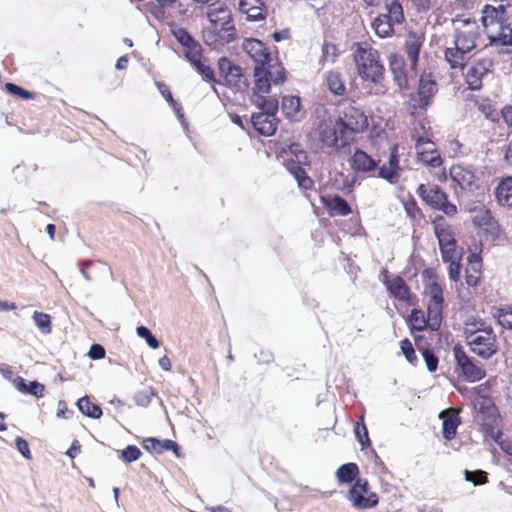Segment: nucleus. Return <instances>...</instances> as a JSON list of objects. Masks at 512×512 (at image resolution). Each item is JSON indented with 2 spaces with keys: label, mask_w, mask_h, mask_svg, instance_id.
I'll return each instance as SVG.
<instances>
[{
  "label": "nucleus",
  "mask_w": 512,
  "mask_h": 512,
  "mask_svg": "<svg viewBox=\"0 0 512 512\" xmlns=\"http://www.w3.org/2000/svg\"><path fill=\"white\" fill-rule=\"evenodd\" d=\"M351 49L359 77L364 82L374 85V88H370L369 94L384 95L386 88L382 80L385 68L378 50L368 42L354 43Z\"/></svg>",
  "instance_id": "nucleus-1"
},
{
  "label": "nucleus",
  "mask_w": 512,
  "mask_h": 512,
  "mask_svg": "<svg viewBox=\"0 0 512 512\" xmlns=\"http://www.w3.org/2000/svg\"><path fill=\"white\" fill-rule=\"evenodd\" d=\"M454 28V47L445 50V60L452 69H462L467 55L476 48V40L480 35L479 25L469 17H457L452 21Z\"/></svg>",
  "instance_id": "nucleus-2"
},
{
  "label": "nucleus",
  "mask_w": 512,
  "mask_h": 512,
  "mask_svg": "<svg viewBox=\"0 0 512 512\" xmlns=\"http://www.w3.org/2000/svg\"><path fill=\"white\" fill-rule=\"evenodd\" d=\"M495 7L485 5L482 9V24L491 43L512 46V3L508 0Z\"/></svg>",
  "instance_id": "nucleus-3"
},
{
  "label": "nucleus",
  "mask_w": 512,
  "mask_h": 512,
  "mask_svg": "<svg viewBox=\"0 0 512 512\" xmlns=\"http://www.w3.org/2000/svg\"><path fill=\"white\" fill-rule=\"evenodd\" d=\"M206 15L209 26L203 30V39L207 45L217 47L235 40L236 28L231 11L224 3H211L207 7Z\"/></svg>",
  "instance_id": "nucleus-4"
},
{
  "label": "nucleus",
  "mask_w": 512,
  "mask_h": 512,
  "mask_svg": "<svg viewBox=\"0 0 512 512\" xmlns=\"http://www.w3.org/2000/svg\"><path fill=\"white\" fill-rule=\"evenodd\" d=\"M337 123L340 126L342 143L348 144L353 135L362 133L367 129L368 118L361 108L353 103H348L341 111Z\"/></svg>",
  "instance_id": "nucleus-5"
},
{
  "label": "nucleus",
  "mask_w": 512,
  "mask_h": 512,
  "mask_svg": "<svg viewBox=\"0 0 512 512\" xmlns=\"http://www.w3.org/2000/svg\"><path fill=\"white\" fill-rule=\"evenodd\" d=\"M424 276L426 277L425 293L429 298L427 306L428 319L431 329L436 330L440 326L442 319L443 288L432 271L426 270Z\"/></svg>",
  "instance_id": "nucleus-6"
},
{
  "label": "nucleus",
  "mask_w": 512,
  "mask_h": 512,
  "mask_svg": "<svg viewBox=\"0 0 512 512\" xmlns=\"http://www.w3.org/2000/svg\"><path fill=\"white\" fill-rule=\"evenodd\" d=\"M417 193L431 208L440 210L447 216L457 213L456 205L448 201L447 194L439 186L421 184Z\"/></svg>",
  "instance_id": "nucleus-7"
},
{
  "label": "nucleus",
  "mask_w": 512,
  "mask_h": 512,
  "mask_svg": "<svg viewBox=\"0 0 512 512\" xmlns=\"http://www.w3.org/2000/svg\"><path fill=\"white\" fill-rule=\"evenodd\" d=\"M483 172L473 166L454 165L450 177L462 190L475 192L482 187Z\"/></svg>",
  "instance_id": "nucleus-8"
},
{
  "label": "nucleus",
  "mask_w": 512,
  "mask_h": 512,
  "mask_svg": "<svg viewBox=\"0 0 512 512\" xmlns=\"http://www.w3.org/2000/svg\"><path fill=\"white\" fill-rule=\"evenodd\" d=\"M467 343L471 351L483 359H489L497 352L496 335L491 328L476 333L470 332Z\"/></svg>",
  "instance_id": "nucleus-9"
},
{
  "label": "nucleus",
  "mask_w": 512,
  "mask_h": 512,
  "mask_svg": "<svg viewBox=\"0 0 512 512\" xmlns=\"http://www.w3.org/2000/svg\"><path fill=\"white\" fill-rule=\"evenodd\" d=\"M456 361V369L459 375L469 382H477L486 375L484 368L478 365L471 357H469L461 347L455 346L453 349Z\"/></svg>",
  "instance_id": "nucleus-10"
},
{
  "label": "nucleus",
  "mask_w": 512,
  "mask_h": 512,
  "mask_svg": "<svg viewBox=\"0 0 512 512\" xmlns=\"http://www.w3.org/2000/svg\"><path fill=\"white\" fill-rule=\"evenodd\" d=\"M349 500L357 509H368L378 504L376 493L369 492V484L365 479H358L349 490Z\"/></svg>",
  "instance_id": "nucleus-11"
},
{
  "label": "nucleus",
  "mask_w": 512,
  "mask_h": 512,
  "mask_svg": "<svg viewBox=\"0 0 512 512\" xmlns=\"http://www.w3.org/2000/svg\"><path fill=\"white\" fill-rule=\"evenodd\" d=\"M402 167L400 166L398 146L390 147L388 162L378 168V177L391 185L400 181Z\"/></svg>",
  "instance_id": "nucleus-12"
},
{
  "label": "nucleus",
  "mask_w": 512,
  "mask_h": 512,
  "mask_svg": "<svg viewBox=\"0 0 512 512\" xmlns=\"http://www.w3.org/2000/svg\"><path fill=\"white\" fill-rule=\"evenodd\" d=\"M318 135L319 141L323 147L340 150L342 147L347 145L343 144L341 141L340 126H338L337 120L335 122L330 120L321 123Z\"/></svg>",
  "instance_id": "nucleus-13"
},
{
  "label": "nucleus",
  "mask_w": 512,
  "mask_h": 512,
  "mask_svg": "<svg viewBox=\"0 0 512 512\" xmlns=\"http://www.w3.org/2000/svg\"><path fill=\"white\" fill-rule=\"evenodd\" d=\"M493 63L490 59H481L471 65L465 75L466 83L471 90L482 87L483 78L491 71Z\"/></svg>",
  "instance_id": "nucleus-14"
},
{
  "label": "nucleus",
  "mask_w": 512,
  "mask_h": 512,
  "mask_svg": "<svg viewBox=\"0 0 512 512\" xmlns=\"http://www.w3.org/2000/svg\"><path fill=\"white\" fill-rule=\"evenodd\" d=\"M244 52L257 64L264 67L270 61V53L265 44L255 38L245 39L242 43Z\"/></svg>",
  "instance_id": "nucleus-15"
},
{
  "label": "nucleus",
  "mask_w": 512,
  "mask_h": 512,
  "mask_svg": "<svg viewBox=\"0 0 512 512\" xmlns=\"http://www.w3.org/2000/svg\"><path fill=\"white\" fill-rule=\"evenodd\" d=\"M436 91L437 85L431 76H421L417 93L418 98L413 99L417 103L416 106L420 109H426Z\"/></svg>",
  "instance_id": "nucleus-16"
},
{
  "label": "nucleus",
  "mask_w": 512,
  "mask_h": 512,
  "mask_svg": "<svg viewBox=\"0 0 512 512\" xmlns=\"http://www.w3.org/2000/svg\"><path fill=\"white\" fill-rule=\"evenodd\" d=\"M424 37L422 34H419L414 31H410L407 35V38L405 40V53L407 55V59L410 62V67L412 70H415L418 59H419V52L421 50V47L423 45Z\"/></svg>",
  "instance_id": "nucleus-17"
},
{
  "label": "nucleus",
  "mask_w": 512,
  "mask_h": 512,
  "mask_svg": "<svg viewBox=\"0 0 512 512\" xmlns=\"http://www.w3.org/2000/svg\"><path fill=\"white\" fill-rule=\"evenodd\" d=\"M253 127L262 135H273L277 129V119L275 115L267 113H255L251 117Z\"/></svg>",
  "instance_id": "nucleus-18"
},
{
  "label": "nucleus",
  "mask_w": 512,
  "mask_h": 512,
  "mask_svg": "<svg viewBox=\"0 0 512 512\" xmlns=\"http://www.w3.org/2000/svg\"><path fill=\"white\" fill-rule=\"evenodd\" d=\"M219 71L230 85L239 86L243 80V74L239 66L234 65L229 59L222 57L218 61Z\"/></svg>",
  "instance_id": "nucleus-19"
},
{
  "label": "nucleus",
  "mask_w": 512,
  "mask_h": 512,
  "mask_svg": "<svg viewBox=\"0 0 512 512\" xmlns=\"http://www.w3.org/2000/svg\"><path fill=\"white\" fill-rule=\"evenodd\" d=\"M439 417L443 420V437L446 440H452L455 437L457 428L461 423L458 413L455 410H445L440 413Z\"/></svg>",
  "instance_id": "nucleus-20"
},
{
  "label": "nucleus",
  "mask_w": 512,
  "mask_h": 512,
  "mask_svg": "<svg viewBox=\"0 0 512 512\" xmlns=\"http://www.w3.org/2000/svg\"><path fill=\"white\" fill-rule=\"evenodd\" d=\"M377 166V162L363 150L357 149L351 157V167L355 171L364 173L374 172Z\"/></svg>",
  "instance_id": "nucleus-21"
},
{
  "label": "nucleus",
  "mask_w": 512,
  "mask_h": 512,
  "mask_svg": "<svg viewBox=\"0 0 512 512\" xmlns=\"http://www.w3.org/2000/svg\"><path fill=\"white\" fill-rule=\"evenodd\" d=\"M322 203L326 206L331 216H346L351 212L348 202L337 195L322 197Z\"/></svg>",
  "instance_id": "nucleus-22"
},
{
  "label": "nucleus",
  "mask_w": 512,
  "mask_h": 512,
  "mask_svg": "<svg viewBox=\"0 0 512 512\" xmlns=\"http://www.w3.org/2000/svg\"><path fill=\"white\" fill-rule=\"evenodd\" d=\"M426 128L425 125L420 122L415 128L412 133V139L415 140V148L417 154L419 152L428 153L429 151H432L434 149H437L435 144L426 136Z\"/></svg>",
  "instance_id": "nucleus-23"
},
{
  "label": "nucleus",
  "mask_w": 512,
  "mask_h": 512,
  "mask_svg": "<svg viewBox=\"0 0 512 512\" xmlns=\"http://www.w3.org/2000/svg\"><path fill=\"white\" fill-rule=\"evenodd\" d=\"M251 102L260 110V113L276 115V112L278 111V100L273 96L253 93L251 96Z\"/></svg>",
  "instance_id": "nucleus-24"
},
{
  "label": "nucleus",
  "mask_w": 512,
  "mask_h": 512,
  "mask_svg": "<svg viewBox=\"0 0 512 512\" xmlns=\"http://www.w3.org/2000/svg\"><path fill=\"white\" fill-rule=\"evenodd\" d=\"M300 98L297 96H286L282 99V111L286 118L297 121L302 117Z\"/></svg>",
  "instance_id": "nucleus-25"
},
{
  "label": "nucleus",
  "mask_w": 512,
  "mask_h": 512,
  "mask_svg": "<svg viewBox=\"0 0 512 512\" xmlns=\"http://www.w3.org/2000/svg\"><path fill=\"white\" fill-rule=\"evenodd\" d=\"M239 9L250 20L263 19V3L261 0H240Z\"/></svg>",
  "instance_id": "nucleus-26"
},
{
  "label": "nucleus",
  "mask_w": 512,
  "mask_h": 512,
  "mask_svg": "<svg viewBox=\"0 0 512 512\" xmlns=\"http://www.w3.org/2000/svg\"><path fill=\"white\" fill-rule=\"evenodd\" d=\"M384 9L385 13H382V15L390 19L392 24L398 25L404 22L403 7L399 0H385Z\"/></svg>",
  "instance_id": "nucleus-27"
},
{
  "label": "nucleus",
  "mask_w": 512,
  "mask_h": 512,
  "mask_svg": "<svg viewBox=\"0 0 512 512\" xmlns=\"http://www.w3.org/2000/svg\"><path fill=\"white\" fill-rule=\"evenodd\" d=\"M385 284L389 292L397 299L405 301L409 298V289L405 281L400 277L396 276L392 279L385 280Z\"/></svg>",
  "instance_id": "nucleus-28"
},
{
  "label": "nucleus",
  "mask_w": 512,
  "mask_h": 512,
  "mask_svg": "<svg viewBox=\"0 0 512 512\" xmlns=\"http://www.w3.org/2000/svg\"><path fill=\"white\" fill-rule=\"evenodd\" d=\"M496 198L501 206L512 207V177L505 178L498 184Z\"/></svg>",
  "instance_id": "nucleus-29"
},
{
  "label": "nucleus",
  "mask_w": 512,
  "mask_h": 512,
  "mask_svg": "<svg viewBox=\"0 0 512 512\" xmlns=\"http://www.w3.org/2000/svg\"><path fill=\"white\" fill-rule=\"evenodd\" d=\"M390 19L379 14L372 22V28L380 38L392 37L395 33L394 26Z\"/></svg>",
  "instance_id": "nucleus-30"
},
{
  "label": "nucleus",
  "mask_w": 512,
  "mask_h": 512,
  "mask_svg": "<svg viewBox=\"0 0 512 512\" xmlns=\"http://www.w3.org/2000/svg\"><path fill=\"white\" fill-rule=\"evenodd\" d=\"M469 212L473 213L472 221L475 226L482 228L491 226L493 217L488 209L484 206H477L473 204L468 208Z\"/></svg>",
  "instance_id": "nucleus-31"
},
{
  "label": "nucleus",
  "mask_w": 512,
  "mask_h": 512,
  "mask_svg": "<svg viewBox=\"0 0 512 512\" xmlns=\"http://www.w3.org/2000/svg\"><path fill=\"white\" fill-rule=\"evenodd\" d=\"M254 77H255V88L253 93L259 94H268L270 92V77L268 75V71L264 69V67L256 66L254 68Z\"/></svg>",
  "instance_id": "nucleus-32"
},
{
  "label": "nucleus",
  "mask_w": 512,
  "mask_h": 512,
  "mask_svg": "<svg viewBox=\"0 0 512 512\" xmlns=\"http://www.w3.org/2000/svg\"><path fill=\"white\" fill-rule=\"evenodd\" d=\"M144 448L149 452L162 453L164 451L173 450L177 451L178 445L172 440L160 441L155 438H147L143 441Z\"/></svg>",
  "instance_id": "nucleus-33"
},
{
  "label": "nucleus",
  "mask_w": 512,
  "mask_h": 512,
  "mask_svg": "<svg viewBox=\"0 0 512 512\" xmlns=\"http://www.w3.org/2000/svg\"><path fill=\"white\" fill-rule=\"evenodd\" d=\"M326 85L331 93L342 96L346 92V86L342 80L341 74L335 71H329L325 77Z\"/></svg>",
  "instance_id": "nucleus-34"
},
{
  "label": "nucleus",
  "mask_w": 512,
  "mask_h": 512,
  "mask_svg": "<svg viewBox=\"0 0 512 512\" xmlns=\"http://www.w3.org/2000/svg\"><path fill=\"white\" fill-rule=\"evenodd\" d=\"M16 388L22 393L31 394L37 398L43 397L45 391V387L41 383L37 381L26 383L23 378L16 381Z\"/></svg>",
  "instance_id": "nucleus-35"
},
{
  "label": "nucleus",
  "mask_w": 512,
  "mask_h": 512,
  "mask_svg": "<svg viewBox=\"0 0 512 512\" xmlns=\"http://www.w3.org/2000/svg\"><path fill=\"white\" fill-rule=\"evenodd\" d=\"M358 473L359 469L355 463H346L337 469L336 478L340 483H351L356 479Z\"/></svg>",
  "instance_id": "nucleus-36"
},
{
  "label": "nucleus",
  "mask_w": 512,
  "mask_h": 512,
  "mask_svg": "<svg viewBox=\"0 0 512 512\" xmlns=\"http://www.w3.org/2000/svg\"><path fill=\"white\" fill-rule=\"evenodd\" d=\"M78 409L86 416L98 419L102 415L100 406L92 403L88 396L80 398L77 402Z\"/></svg>",
  "instance_id": "nucleus-37"
},
{
  "label": "nucleus",
  "mask_w": 512,
  "mask_h": 512,
  "mask_svg": "<svg viewBox=\"0 0 512 512\" xmlns=\"http://www.w3.org/2000/svg\"><path fill=\"white\" fill-rule=\"evenodd\" d=\"M418 160L430 169H440L442 166V158L437 149L429 151L428 153L419 152Z\"/></svg>",
  "instance_id": "nucleus-38"
},
{
  "label": "nucleus",
  "mask_w": 512,
  "mask_h": 512,
  "mask_svg": "<svg viewBox=\"0 0 512 512\" xmlns=\"http://www.w3.org/2000/svg\"><path fill=\"white\" fill-rule=\"evenodd\" d=\"M409 324L412 330L422 331L427 325L430 326L429 319L425 318L424 312L418 309H414L409 316Z\"/></svg>",
  "instance_id": "nucleus-39"
},
{
  "label": "nucleus",
  "mask_w": 512,
  "mask_h": 512,
  "mask_svg": "<svg viewBox=\"0 0 512 512\" xmlns=\"http://www.w3.org/2000/svg\"><path fill=\"white\" fill-rule=\"evenodd\" d=\"M34 324L43 334L51 333V317L50 315L35 311L32 315Z\"/></svg>",
  "instance_id": "nucleus-40"
},
{
  "label": "nucleus",
  "mask_w": 512,
  "mask_h": 512,
  "mask_svg": "<svg viewBox=\"0 0 512 512\" xmlns=\"http://www.w3.org/2000/svg\"><path fill=\"white\" fill-rule=\"evenodd\" d=\"M499 325L512 330V307L498 308L493 314Z\"/></svg>",
  "instance_id": "nucleus-41"
},
{
  "label": "nucleus",
  "mask_w": 512,
  "mask_h": 512,
  "mask_svg": "<svg viewBox=\"0 0 512 512\" xmlns=\"http://www.w3.org/2000/svg\"><path fill=\"white\" fill-rule=\"evenodd\" d=\"M354 432L357 440L362 445V448L370 446L371 442L368 436V430L364 423V416L362 415L359 421L356 423L354 427Z\"/></svg>",
  "instance_id": "nucleus-42"
},
{
  "label": "nucleus",
  "mask_w": 512,
  "mask_h": 512,
  "mask_svg": "<svg viewBox=\"0 0 512 512\" xmlns=\"http://www.w3.org/2000/svg\"><path fill=\"white\" fill-rule=\"evenodd\" d=\"M289 171L294 175L300 187L308 189L312 186V180L307 176L305 170L300 166H289Z\"/></svg>",
  "instance_id": "nucleus-43"
},
{
  "label": "nucleus",
  "mask_w": 512,
  "mask_h": 512,
  "mask_svg": "<svg viewBox=\"0 0 512 512\" xmlns=\"http://www.w3.org/2000/svg\"><path fill=\"white\" fill-rule=\"evenodd\" d=\"M444 262H451L461 259V251L457 248L456 242L440 247Z\"/></svg>",
  "instance_id": "nucleus-44"
},
{
  "label": "nucleus",
  "mask_w": 512,
  "mask_h": 512,
  "mask_svg": "<svg viewBox=\"0 0 512 512\" xmlns=\"http://www.w3.org/2000/svg\"><path fill=\"white\" fill-rule=\"evenodd\" d=\"M185 49V56L193 67L197 66L202 62L201 46L197 42L186 47Z\"/></svg>",
  "instance_id": "nucleus-45"
},
{
  "label": "nucleus",
  "mask_w": 512,
  "mask_h": 512,
  "mask_svg": "<svg viewBox=\"0 0 512 512\" xmlns=\"http://www.w3.org/2000/svg\"><path fill=\"white\" fill-rule=\"evenodd\" d=\"M136 334L138 337L144 339L150 348L157 349L160 346V342L147 327L138 326L136 328Z\"/></svg>",
  "instance_id": "nucleus-46"
},
{
  "label": "nucleus",
  "mask_w": 512,
  "mask_h": 512,
  "mask_svg": "<svg viewBox=\"0 0 512 512\" xmlns=\"http://www.w3.org/2000/svg\"><path fill=\"white\" fill-rule=\"evenodd\" d=\"M464 477L466 481L472 482L475 486L483 485L487 482V473L483 470H464Z\"/></svg>",
  "instance_id": "nucleus-47"
},
{
  "label": "nucleus",
  "mask_w": 512,
  "mask_h": 512,
  "mask_svg": "<svg viewBox=\"0 0 512 512\" xmlns=\"http://www.w3.org/2000/svg\"><path fill=\"white\" fill-rule=\"evenodd\" d=\"M141 454L140 449L134 445H128L125 449L120 451V457L126 463L138 460Z\"/></svg>",
  "instance_id": "nucleus-48"
},
{
  "label": "nucleus",
  "mask_w": 512,
  "mask_h": 512,
  "mask_svg": "<svg viewBox=\"0 0 512 512\" xmlns=\"http://www.w3.org/2000/svg\"><path fill=\"white\" fill-rule=\"evenodd\" d=\"M6 91L14 96H18L22 99H33L34 94L28 90L21 88L20 86L13 83H6L5 85Z\"/></svg>",
  "instance_id": "nucleus-49"
},
{
  "label": "nucleus",
  "mask_w": 512,
  "mask_h": 512,
  "mask_svg": "<svg viewBox=\"0 0 512 512\" xmlns=\"http://www.w3.org/2000/svg\"><path fill=\"white\" fill-rule=\"evenodd\" d=\"M155 396V393L152 389H145L139 391L134 396V402L138 406L146 407L150 404L152 398Z\"/></svg>",
  "instance_id": "nucleus-50"
},
{
  "label": "nucleus",
  "mask_w": 512,
  "mask_h": 512,
  "mask_svg": "<svg viewBox=\"0 0 512 512\" xmlns=\"http://www.w3.org/2000/svg\"><path fill=\"white\" fill-rule=\"evenodd\" d=\"M400 348L407 361L411 364H414L417 360V357L411 341L409 339H403L400 342Z\"/></svg>",
  "instance_id": "nucleus-51"
},
{
  "label": "nucleus",
  "mask_w": 512,
  "mask_h": 512,
  "mask_svg": "<svg viewBox=\"0 0 512 512\" xmlns=\"http://www.w3.org/2000/svg\"><path fill=\"white\" fill-rule=\"evenodd\" d=\"M174 37L186 48L196 41L192 38V36L185 30L184 28H176L173 29Z\"/></svg>",
  "instance_id": "nucleus-52"
},
{
  "label": "nucleus",
  "mask_w": 512,
  "mask_h": 512,
  "mask_svg": "<svg viewBox=\"0 0 512 512\" xmlns=\"http://www.w3.org/2000/svg\"><path fill=\"white\" fill-rule=\"evenodd\" d=\"M422 355L426 363L427 369L430 372H434L438 366V358L436 357V355L429 349H424Z\"/></svg>",
  "instance_id": "nucleus-53"
},
{
  "label": "nucleus",
  "mask_w": 512,
  "mask_h": 512,
  "mask_svg": "<svg viewBox=\"0 0 512 512\" xmlns=\"http://www.w3.org/2000/svg\"><path fill=\"white\" fill-rule=\"evenodd\" d=\"M268 75L271 81L276 85L282 84L285 81V70L281 66H277L272 70H269Z\"/></svg>",
  "instance_id": "nucleus-54"
},
{
  "label": "nucleus",
  "mask_w": 512,
  "mask_h": 512,
  "mask_svg": "<svg viewBox=\"0 0 512 512\" xmlns=\"http://www.w3.org/2000/svg\"><path fill=\"white\" fill-rule=\"evenodd\" d=\"M340 177L342 178L341 189L347 193L351 192L357 182V176L355 174H341Z\"/></svg>",
  "instance_id": "nucleus-55"
},
{
  "label": "nucleus",
  "mask_w": 512,
  "mask_h": 512,
  "mask_svg": "<svg viewBox=\"0 0 512 512\" xmlns=\"http://www.w3.org/2000/svg\"><path fill=\"white\" fill-rule=\"evenodd\" d=\"M490 329V327H486L485 323L483 322H469L466 323L464 328V334L466 337V340L468 341V336L471 333L481 332V330Z\"/></svg>",
  "instance_id": "nucleus-56"
},
{
  "label": "nucleus",
  "mask_w": 512,
  "mask_h": 512,
  "mask_svg": "<svg viewBox=\"0 0 512 512\" xmlns=\"http://www.w3.org/2000/svg\"><path fill=\"white\" fill-rule=\"evenodd\" d=\"M433 226H434V232H435L436 236L441 233L451 230L450 226L447 224V222L443 216L436 217L435 220L433 221Z\"/></svg>",
  "instance_id": "nucleus-57"
},
{
  "label": "nucleus",
  "mask_w": 512,
  "mask_h": 512,
  "mask_svg": "<svg viewBox=\"0 0 512 512\" xmlns=\"http://www.w3.org/2000/svg\"><path fill=\"white\" fill-rule=\"evenodd\" d=\"M15 443H16V448L19 451V453L24 458L31 459V452H30V449H29L28 442L25 439L21 438V437H17L16 440H15Z\"/></svg>",
  "instance_id": "nucleus-58"
},
{
  "label": "nucleus",
  "mask_w": 512,
  "mask_h": 512,
  "mask_svg": "<svg viewBox=\"0 0 512 512\" xmlns=\"http://www.w3.org/2000/svg\"><path fill=\"white\" fill-rule=\"evenodd\" d=\"M207 81H214V72L209 65H206L203 61L194 67Z\"/></svg>",
  "instance_id": "nucleus-59"
},
{
  "label": "nucleus",
  "mask_w": 512,
  "mask_h": 512,
  "mask_svg": "<svg viewBox=\"0 0 512 512\" xmlns=\"http://www.w3.org/2000/svg\"><path fill=\"white\" fill-rule=\"evenodd\" d=\"M448 263H449V269H448L449 278L452 281L457 282L460 278V268H461L460 260H456L454 262L451 261Z\"/></svg>",
  "instance_id": "nucleus-60"
},
{
  "label": "nucleus",
  "mask_w": 512,
  "mask_h": 512,
  "mask_svg": "<svg viewBox=\"0 0 512 512\" xmlns=\"http://www.w3.org/2000/svg\"><path fill=\"white\" fill-rule=\"evenodd\" d=\"M94 264L95 263L92 260L79 261L78 264H77L81 275L88 282L92 281V277L89 274V272L87 271V268L93 266Z\"/></svg>",
  "instance_id": "nucleus-61"
},
{
  "label": "nucleus",
  "mask_w": 512,
  "mask_h": 512,
  "mask_svg": "<svg viewBox=\"0 0 512 512\" xmlns=\"http://www.w3.org/2000/svg\"><path fill=\"white\" fill-rule=\"evenodd\" d=\"M436 237L438 239L440 247L445 246V245H450V244H453L456 242L451 230L441 233V234L437 235Z\"/></svg>",
  "instance_id": "nucleus-62"
},
{
  "label": "nucleus",
  "mask_w": 512,
  "mask_h": 512,
  "mask_svg": "<svg viewBox=\"0 0 512 512\" xmlns=\"http://www.w3.org/2000/svg\"><path fill=\"white\" fill-rule=\"evenodd\" d=\"M157 88L160 94L165 98V100L171 105L174 104L175 100L168 88V86L162 82H156Z\"/></svg>",
  "instance_id": "nucleus-63"
},
{
  "label": "nucleus",
  "mask_w": 512,
  "mask_h": 512,
  "mask_svg": "<svg viewBox=\"0 0 512 512\" xmlns=\"http://www.w3.org/2000/svg\"><path fill=\"white\" fill-rule=\"evenodd\" d=\"M89 356L95 360L102 359L105 356V349L99 344H93L90 348Z\"/></svg>",
  "instance_id": "nucleus-64"
}]
</instances>
